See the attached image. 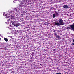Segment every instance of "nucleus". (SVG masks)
<instances>
[{"label":"nucleus","instance_id":"nucleus-6","mask_svg":"<svg viewBox=\"0 0 74 74\" xmlns=\"http://www.w3.org/2000/svg\"><path fill=\"white\" fill-rule=\"evenodd\" d=\"M15 19V17L13 16H10V19H9V21H11V19Z\"/></svg>","mask_w":74,"mask_h":74},{"label":"nucleus","instance_id":"nucleus-8","mask_svg":"<svg viewBox=\"0 0 74 74\" xmlns=\"http://www.w3.org/2000/svg\"><path fill=\"white\" fill-rule=\"evenodd\" d=\"M53 18H55L56 17V14H55V13H54L53 14Z\"/></svg>","mask_w":74,"mask_h":74},{"label":"nucleus","instance_id":"nucleus-10","mask_svg":"<svg viewBox=\"0 0 74 74\" xmlns=\"http://www.w3.org/2000/svg\"><path fill=\"white\" fill-rule=\"evenodd\" d=\"M34 52H32L31 54V55L32 56H34Z\"/></svg>","mask_w":74,"mask_h":74},{"label":"nucleus","instance_id":"nucleus-13","mask_svg":"<svg viewBox=\"0 0 74 74\" xmlns=\"http://www.w3.org/2000/svg\"><path fill=\"white\" fill-rule=\"evenodd\" d=\"M68 16H71V14H68Z\"/></svg>","mask_w":74,"mask_h":74},{"label":"nucleus","instance_id":"nucleus-11","mask_svg":"<svg viewBox=\"0 0 74 74\" xmlns=\"http://www.w3.org/2000/svg\"><path fill=\"white\" fill-rule=\"evenodd\" d=\"M23 4H26V2H25V1H24L23 2Z\"/></svg>","mask_w":74,"mask_h":74},{"label":"nucleus","instance_id":"nucleus-15","mask_svg":"<svg viewBox=\"0 0 74 74\" xmlns=\"http://www.w3.org/2000/svg\"><path fill=\"white\" fill-rule=\"evenodd\" d=\"M55 14H58V12H57L56 11H55Z\"/></svg>","mask_w":74,"mask_h":74},{"label":"nucleus","instance_id":"nucleus-3","mask_svg":"<svg viewBox=\"0 0 74 74\" xmlns=\"http://www.w3.org/2000/svg\"><path fill=\"white\" fill-rule=\"evenodd\" d=\"M58 22L60 25H64L63 20L62 19H60L58 20Z\"/></svg>","mask_w":74,"mask_h":74},{"label":"nucleus","instance_id":"nucleus-14","mask_svg":"<svg viewBox=\"0 0 74 74\" xmlns=\"http://www.w3.org/2000/svg\"><path fill=\"white\" fill-rule=\"evenodd\" d=\"M56 36V37L57 38H59V37H60V36Z\"/></svg>","mask_w":74,"mask_h":74},{"label":"nucleus","instance_id":"nucleus-18","mask_svg":"<svg viewBox=\"0 0 74 74\" xmlns=\"http://www.w3.org/2000/svg\"><path fill=\"white\" fill-rule=\"evenodd\" d=\"M73 42H74V39L73 40Z\"/></svg>","mask_w":74,"mask_h":74},{"label":"nucleus","instance_id":"nucleus-7","mask_svg":"<svg viewBox=\"0 0 74 74\" xmlns=\"http://www.w3.org/2000/svg\"><path fill=\"white\" fill-rule=\"evenodd\" d=\"M55 25H56V26H60V23L59 22L56 23Z\"/></svg>","mask_w":74,"mask_h":74},{"label":"nucleus","instance_id":"nucleus-21","mask_svg":"<svg viewBox=\"0 0 74 74\" xmlns=\"http://www.w3.org/2000/svg\"><path fill=\"white\" fill-rule=\"evenodd\" d=\"M55 34H56V33H55Z\"/></svg>","mask_w":74,"mask_h":74},{"label":"nucleus","instance_id":"nucleus-5","mask_svg":"<svg viewBox=\"0 0 74 74\" xmlns=\"http://www.w3.org/2000/svg\"><path fill=\"white\" fill-rule=\"evenodd\" d=\"M63 7L64 8H65L66 9H67L69 8V6L67 5H64V6H63Z\"/></svg>","mask_w":74,"mask_h":74},{"label":"nucleus","instance_id":"nucleus-17","mask_svg":"<svg viewBox=\"0 0 74 74\" xmlns=\"http://www.w3.org/2000/svg\"><path fill=\"white\" fill-rule=\"evenodd\" d=\"M56 74H61V73H56Z\"/></svg>","mask_w":74,"mask_h":74},{"label":"nucleus","instance_id":"nucleus-2","mask_svg":"<svg viewBox=\"0 0 74 74\" xmlns=\"http://www.w3.org/2000/svg\"><path fill=\"white\" fill-rule=\"evenodd\" d=\"M12 11H11V13H9V14H8L6 15H5V14L4 13L3 14V15H4V16H6V18H10V17L11 16H12V15H13V13H12V12H15V10L14 11H12Z\"/></svg>","mask_w":74,"mask_h":74},{"label":"nucleus","instance_id":"nucleus-20","mask_svg":"<svg viewBox=\"0 0 74 74\" xmlns=\"http://www.w3.org/2000/svg\"><path fill=\"white\" fill-rule=\"evenodd\" d=\"M27 17H26V18H27Z\"/></svg>","mask_w":74,"mask_h":74},{"label":"nucleus","instance_id":"nucleus-16","mask_svg":"<svg viewBox=\"0 0 74 74\" xmlns=\"http://www.w3.org/2000/svg\"><path fill=\"white\" fill-rule=\"evenodd\" d=\"M71 45H74V43H72Z\"/></svg>","mask_w":74,"mask_h":74},{"label":"nucleus","instance_id":"nucleus-1","mask_svg":"<svg viewBox=\"0 0 74 74\" xmlns=\"http://www.w3.org/2000/svg\"><path fill=\"white\" fill-rule=\"evenodd\" d=\"M11 23L14 26H16V27L19 26L21 25V24L19 23H18V21L16 20L12 21H11Z\"/></svg>","mask_w":74,"mask_h":74},{"label":"nucleus","instance_id":"nucleus-4","mask_svg":"<svg viewBox=\"0 0 74 74\" xmlns=\"http://www.w3.org/2000/svg\"><path fill=\"white\" fill-rule=\"evenodd\" d=\"M74 29V25L73 24L72 25H71L68 26L67 28V29Z\"/></svg>","mask_w":74,"mask_h":74},{"label":"nucleus","instance_id":"nucleus-9","mask_svg":"<svg viewBox=\"0 0 74 74\" xmlns=\"http://www.w3.org/2000/svg\"><path fill=\"white\" fill-rule=\"evenodd\" d=\"M4 40H5V41H6V42H7V41H8V39H7V38H4Z\"/></svg>","mask_w":74,"mask_h":74},{"label":"nucleus","instance_id":"nucleus-12","mask_svg":"<svg viewBox=\"0 0 74 74\" xmlns=\"http://www.w3.org/2000/svg\"><path fill=\"white\" fill-rule=\"evenodd\" d=\"M56 16H59V14H58V13H57L56 14Z\"/></svg>","mask_w":74,"mask_h":74},{"label":"nucleus","instance_id":"nucleus-19","mask_svg":"<svg viewBox=\"0 0 74 74\" xmlns=\"http://www.w3.org/2000/svg\"><path fill=\"white\" fill-rule=\"evenodd\" d=\"M1 40V38H0V40Z\"/></svg>","mask_w":74,"mask_h":74}]
</instances>
